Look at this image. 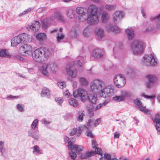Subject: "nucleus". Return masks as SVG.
<instances>
[{"label": "nucleus", "mask_w": 160, "mask_h": 160, "mask_svg": "<svg viewBox=\"0 0 160 160\" xmlns=\"http://www.w3.org/2000/svg\"><path fill=\"white\" fill-rule=\"evenodd\" d=\"M91 89L92 91L98 93L101 97L106 98L112 96L113 88L111 85L105 86V83L99 79L94 80L91 83Z\"/></svg>", "instance_id": "nucleus-1"}, {"label": "nucleus", "mask_w": 160, "mask_h": 160, "mask_svg": "<svg viewBox=\"0 0 160 160\" xmlns=\"http://www.w3.org/2000/svg\"><path fill=\"white\" fill-rule=\"evenodd\" d=\"M124 15L122 12L116 11L113 15V21L115 23L120 21Z\"/></svg>", "instance_id": "nucleus-21"}, {"label": "nucleus", "mask_w": 160, "mask_h": 160, "mask_svg": "<svg viewBox=\"0 0 160 160\" xmlns=\"http://www.w3.org/2000/svg\"><path fill=\"white\" fill-rule=\"evenodd\" d=\"M77 12L79 14L78 19L80 21L83 22L86 19V14L84 12V9L81 7H78L76 8Z\"/></svg>", "instance_id": "nucleus-17"}, {"label": "nucleus", "mask_w": 160, "mask_h": 160, "mask_svg": "<svg viewBox=\"0 0 160 160\" xmlns=\"http://www.w3.org/2000/svg\"><path fill=\"white\" fill-rule=\"evenodd\" d=\"M20 49L21 53L23 56H28L32 54V47L28 44L26 43L22 45Z\"/></svg>", "instance_id": "nucleus-13"}, {"label": "nucleus", "mask_w": 160, "mask_h": 160, "mask_svg": "<svg viewBox=\"0 0 160 160\" xmlns=\"http://www.w3.org/2000/svg\"><path fill=\"white\" fill-rule=\"evenodd\" d=\"M57 84L58 86L61 89H63L66 86V84L64 82H58Z\"/></svg>", "instance_id": "nucleus-47"}, {"label": "nucleus", "mask_w": 160, "mask_h": 160, "mask_svg": "<svg viewBox=\"0 0 160 160\" xmlns=\"http://www.w3.org/2000/svg\"><path fill=\"white\" fill-rule=\"evenodd\" d=\"M28 39V35L25 33H22L13 37L11 41V45L16 47L22 42H25Z\"/></svg>", "instance_id": "nucleus-10"}, {"label": "nucleus", "mask_w": 160, "mask_h": 160, "mask_svg": "<svg viewBox=\"0 0 160 160\" xmlns=\"http://www.w3.org/2000/svg\"><path fill=\"white\" fill-rule=\"evenodd\" d=\"M124 15L122 12L116 11L113 15V21L115 23L120 21Z\"/></svg>", "instance_id": "nucleus-20"}, {"label": "nucleus", "mask_w": 160, "mask_h": 160, "mask_svg": "<svg viewBox=\"0 0 160 160\" xmlns=\"http://www.w3.org/2000/svg\"><path fill=\"white\" fill-rule=\"evenodd\" d=\"M41 97H45L49 98L50 96V92L49 90L46 88H44L42 90L41 93Z\"/></svg>", "instance_id": "nucleus-27"}, {"label": "nucleus", "mask_w": 160, "mask_h": 160, "mask_svg": "<svg viewBox=\"0 0 160 160\" xmlns=\"http://www.w3.org/2000/svg\"><path fill=\"white\" fill-rule=\"evenodd\" d=\"M102 107H103V106L101 103H100L95 108H93V110L95 111H96L100 109Z\"/></svg>", "instance_id": "nucleus-53"}, {"label": "nucleus", "mask_w": 160, "mask_h": 160, "mask_svg": "<svg viewBox=\"0 0 160 160\" xmlns=\"http://www.w3.org/2000/svg\"><path fill=\"white\" fill-rule=\"evenodd\" d=\"M68 102L70 105L74 107H76L78 105V101L75 98H71L68 99Z\"/></svg>", "instance_id": "nucleus-30"}, {"label": "nucleus", "mask_w": 160, "mask_h": 160, "mask_svg": "<svg viewBox=\"0 0 160 160\" xmlns=\"http://www.w3.org/2000/svg\"><path fill=\"white\" fill-rule=\"evenodd\" d=\"M32 54L33 60L40 62L47 59L49 57L50 53L47 48H40L35 50Z\"/></svg>", "instance_id": "nucleus-4"}, {"label": "nucleus", "mask_w": 160, "mask_h": 160, "mask_svg": "<svg viewBox=\"0 0 160 160\" xmlns=\"http://www.w3.org/2000/svg\"><path fill=\"white\" fill-rule=\"evenodd\" d=\"M55 67L54 65L49 63H43L42 66L40 67L39 70L43 75L48 76L52 72H55V69L53 68Z\"/></svg>", "instance_id": "nucleus-9"}, {"label": "nucleus", "mask_w": 160, "mask_h": 160, "mask_svg": "<svg viewBox=\"0 0 160 160\" xmlns=\"http://www.w3.org/2000/svg\"><path fill=\"white\" fill-rule=\"evenodd\" d=\"M33 149L32 153L36 156H38L43 153V151L40 149L38 145H35L31 148Z\"/></svg>", "instance_id": "nucleus-26"}, {"label": "nucleus", "mask_w": 160, "mask_h": 160, "mask_svg": "<svg viewBox=\"0 0 160 160\" xmlns=\"http://www.w3.org/2000/svg\"><path fill=\"white\" fill-rule=\"evenodd\" d=\"M86 131L87 136L90 137L91 138H94V135L92 133V132L90 131L91 129H85Z\"/></svg>", "instance_id": "nucleus-44"}, {"label": "nucleus", "mask_w": 160, "mask_h": 160, "mask_svg": "<svg viewBox=\"0 0 160 160\" xmlns=\"http://www.w3.org/2000/svg\"><path fill=\"white\" fill-rule=\"evenodd\" d=\"M130 46L133 53L137 54L143 52L144 45V43L142 42L136 40L133 42Z\"/></svg>", "instance_id": "nucleus-8"}, {"label": "nucleus", "mask_w": 160, "mask_h": 160, "mask_svg": "<svg viewBox=\"0 0 160 160\" xmlns=\"http://www.w3.org/2000/svg\"><path fill=\"white\" fill-rule=\"evenodd\" d=\"M103 49L97 48L94 50L92 55L96 58H99L103 56Z\"/></svg>", "instance_id": "nucleus-23"}, {"label": "nucleus", "mask_w": 160, "mask_h": 160, "mask_svg": "<svg viewBox=\"0 0 160 160\" xmlns=\"http://www.w3.org/2000/svg\"><path fill=\"white\" fill-rule=\"evenodd\" d=\"M107 30L113 33H117L120 31V29L113 24H109L106 27Z\"/></svg>", "instance_id": "nucleus-24"}, {"label": "nucleus", "mask_w": 160, "mask_h": 160, "mask_svg": "<svg viewBox=\"0 0 160 160\" xmlns=\"http://www.w3.org/2000/svg\"><path fill=\"white\" fill-rule=\"evenodd\" d=\"M88 114L90 118H92L94 115V113L93 112V109L92 108H87Z\"/></svg>", "instance_id": "nucleus-40"}, {"label": "nucleus", "mask_w": 160, "mask_h": 160, "mask_svg": "<svg viewBox=\"0 0 160 160\" xmlns=\"http://www.w3.org/2000/svg\"><path fill=\"white\" fill-rule=\"evenodd\" d=\"M97 153L100 155H102V150L99 148H97Z\"/></svg>", "instance_id": "nucleus-56"}, {"label": "nucleus", "mask_w": 160, "mask_h": 160, "mask_svg": "<svg viewBox=\"0 0 160 160\" xmlns=\"http://www.w3.org/2000/svg\"><path fill=\"white\" fill-rule=\"evenodd\" d=\"M95 33L98 39L102 38L104 36V30L101 28H96L95 31Z\"/></svg>", "instance_id": "nucleus-25"}, {"label": "nucleus", "mask_w": 160, "mask_h": 160, "mask_svg": "<svg viewBox=\"0 0 160 160\" xmlns=\"http://www.w3.org/2000/svg\"><path fill=\"white\" fill-rule=\"evenodd\" d=\"M87 22L88 24L92 25L97 24L98 21V9L94 5H90L88 10Z\"/></svg>", "instance_id": "nucleus-5"}, {"label": "nucleus", "mask_w": 160, "mask_h": 160, "mask_svg": "<svg viewBox=\"0 0 160 160\" xmlns=\"http://www.w3.org/2000/svg\"><path fill=\"white\" fill-rule=\"evenodd\" d=\"M71 35L72 37H75L77 36V33L76 31H71Z\"/></svg>", "instance_id": "nucleus-62"}, {"label": "nucleus", "mask_w": 160, "mask_h": 160, "mask_svg": "<svg viewBox=\"0 0 160 160\" xmlns=\"http://www.w3.org/2000/svg\"><path fill=\"white\" fill-rule=\"evenodd\" d=\"M115 85L118 88L122 87L126 82V80L124 77L121 74L116 75L113 79Z\"/></svg>", "instance_id": "nucleus-12"}, {"label": "nucleus", "mask_w": 160, "mask_h": 160, "mask_svg": "<svg viewBox=\"0 0 160 160\" xmlns=\"http://www.w3.org/2000/svg\"><path fill=\"white\" fill-rule=\"evenodd\" d=\"M17 108L20 112H22L23 111V108L22 105L20 104H18L17 105Z\"/></svg>", "instance_id": "nucleus-52"}, {"label": "nucleus", "mask_w": 160, "mask_h": 160, "mask_svg": "<svg viewBox=\"0 0 160 160\" xmlns=\"http://www.w3.org/2000/svg\"><path fill=\"white\" fill-rule=\"evenodd\" d=\"M86 58L85 56L83 57L79 56L77 58V61L74 62H72V63H69L68 64L66 68V70L67 73L68 75L72 78L75 77L76 75V72L75 71H73L72 69L74 67V64L75 66H78V67H81L82 66V62H83L84 59Z\"/></svg>", "instance_id": "nucleus-6"}, {"label": "nucleus", "mask_w": 160, "mask_h": 160, "mask_svg": "<svg viewBox=\"0 0 160 160\" xmlns=\"http://www.w3.org/2000/svg\"><path fill=\"white\" fill-rule=\"evenodd\" d=\"M64 139L65 143L68 142V148L71 150L68 158V160H76L77 155L78 154L79 152L82 150L83 147L81 146L74 145L71 141L68 142L69 138L67 136H64Z\"/></svg>", "instance_id": "nucleus-3"}, {"label": "nucleus", "mask_w": 160, "mask_h": 160, "mask_svg": "<svg viewBox=\"0 0 160 160\" xmlns=\"http://www.w3.org/2000/svg\"><path fill=\"white\" fill-rule=\"evenodd\" d=\"M36 38L37 40L41 41L46 39V35L44 33H39L37 35Z\"/></svg>", "instance_id": "nucleus-32"}, {"label": "nucleus", "mask_w": 160, "mask_h": 160, "mask_svg": "<svg viewBox=\"0 0 160 160\" xmlns=\"http://www.w3.org/2000/svg\"><path fill=\"white\" fill-rule=\"evenodd\" d=\"M142 62V64L146 66H153L157 64L156 59L152 54L145 55L143 58Z\"/></svg>", "instance_id": "nucleus-11"}, {"label": "nucleus", "mask_w": 160, "mask_h": 160, "mask_svg": "<svg viewBox=\"0 0 160 160\" xmlns=\"http://www.w3.org/2000/svg\"><path fill=\"white\" fill-rule=\"evenodd\" d=\"M0 56L9 58L11 57L10 55L7 53L6 49L0 50Z\"/></svg>", "instance_id": "nucleus-35"}, {"label": "nucleus", "mask_w": 160, "mask_h": 160, "mask_svg": "<svg viewBox=\"0 0 160 160\" xmlns=\"http://www.w3.org/2000/svg\"><path fill=\"white\" fill-rule=\"evenodd\" d=\"M125 33L129 40H132L134 36V29L132 27H128L126 29Z\"/></svg>", "instance_id": "nucleus-22"}, {"label": "nucleus", "mask_w": 160, "mask_h": 160, "mask_svg": "<svg viewBox=\"0 0 160 160\" xmlns=\"http://www.w3.org/2000/svg\"><path fill=\"white\" fill-rule=\"evenodd\" d=\"M64 95L66 98H68L71 96V94L68 91V90H66L63 92Z\"/></svg>", "instance_id": "nucleus-50"}, {"label": "nucleus", "mask_w": 160, "mask_h": 160, "mask_svg": "<svg viewBox=\"0 0 160 160\" xmlns=\"http://www.w3.org/2000/svg\"><path fill=\"white\" fill-rule=\"evenodd\" d=\"M38 120L37 119H35L32 122L31 125V127L33 130H34L36 129L38 126Z\"/></svg>", "instance_id": "nucleus-39"}, {"label": "nucleus", "mask_w": 160, "mask_h": 160, "mask_svg": "<svg viewBox=\"0 0 160 160\" xmlns=\"http://www.w3.org/2000/svg\"><path fill=\"white\" fill-rule=\"evenodd\" d=\"M145 10H144L143 8H142L141 9V12L142 14V15L143 17L145 18H146V15L145 13Z\"/></svg>", "instance_id": "nucleus-64"}, {"label": "nucleus", "mask_w": 160, "mask_h": 160, "mask_svg": "<svg viewBox=\"0 0 160 160\" xmlns=\"http://www.w3.org/2000/svg\"><path fill=\"white\" fill-rule=\"evenodd\" d=\"M41 26L40 23L37 21H34L32 24L28 25V28L30 29L32 31L36 32L39 29Z\"/></svg>", "instance_id": "nucleus-19"}, {"label": "nucleus", "mask_w": 160, "mask_h": 160, "mask_svg": "<svg viewBox=\"0 0 160 160\" xmlns=\"http://www.w3.org/2000/svg\"><path fill=\"white\" fill-rule=\"evenodd\" d=\"M83 35L86 37H88L90 34V32L88 27H86L83 29Z\"/></svg>", "instance_id": "nucleus-41"}, {"label": "nucleus", "mask_w": 160, "mask_h": 160, "mask_svg": "<svg viewBox=\"0 0 160 160\" xmlns=\"http://www.w3.org/2000/svg\"><path fill=\"white\" fill-rule=\"evenodd\" d=\"M110 18L109 14L106 11L102 12L101 15V20L103 23L106 22Z\"/></svg>", "instance_id": "nucleus-28"}, {"label": "nucleus", "mask_w": 160, "mask_h": 160, "mask_svg": "<svg viewBox=\"0 0 160 160\" xmlns=\"http://www.w3.org/2000/svg\"><path fill=\"white\" fill-rule=\"evenodd\" d=\"M33 9L32 8H28L26 9L24 11L25 12V14H27L28 13L32 10Z\"/></svg>", "instance_id": "nucleus-63"}, {"label": "nucleus", "mask_w": 160, "mask_h": 160, "mask_svg": "<svg viewBox=\"0 0 160 160\" xmlns=\"http://www.w3.org/2000/svg\"><path fill=\"white\" fill-rule=\"evenodd\" d=\"M110 101V100L109 99H107L101 104L103 106H105Z\"/></svg>", "instance_id": "nucleus-54"}, {"label": "nucleus", "mask_w": 160, "mask_h": 160, "mask_svg": "<svg viewBox=\"0 0 160 160\" xmlns=\"http://www.w3.org/2000/svg\"><path fill=\"white\" fill-rule=\"evenodd\" d=\"M92 147L93 148H95V149H96L97 148V144L96 142L94 140L92 141Z\"/></svg>", "instance_id": "nucleus-59"}, {"label": "nucleus", "mask_w": 160, "mask_h": 160, "mask_svg": "<svg viewBox=\"0 0 160 160\" xmlns=\"http://www.w3.org/2000/svg\"><path fill=\"white\" fill-rule=\"evenodd\" d=\"M116 7V6L115 5L106 4L105 6L106 9L108 11L114 10Z\"/></svg>", "instance_id": "nucleus-37"}, {"label": "nucleus", "mask_w": 160, "mask_h": 160, "mask_svg": "<svg viewBox=\"0 0 160 160\" xmlns=\"http://www.w3.org/2000/svg\"><path fill=\"white\" fill-rule=\"evenodd\" d=\"M136 104V108L140 111L146 114H149L150 112V110L146 108V106H143L142 105L141 102L138 99H136L134 101Z\"/></svg>", "instance_id": "nucleus-14"}, {"label": "nucleus", "mask_w": 160, "mask_h": 160, "mask_svg": "<svg viewBox=\"0 0 160 160\" xmlns=\"http://www.w3.org/2000/svg\"><path fill=\"white\" fill-rule=\"evenodd\" d=\"M114 100L117 102H120L124 100V97L121 96H118L115 97L113 98Z\"/></svg>", "instance_id": "nucleus-45"}, {"label": "nucleus", "mask_w": 160, "mask_h": 160, "mask_svg": "<svg viewBox=\"0 0 160 160\" xmlns=\"http://www.w3.org/2000/svg\"><path fill=\"white\" fill-rule=\"evenodd\" d=\"M122 47V44L120 45L118 44L116 45V46L113 48V51L114 53L115 52H117V51H119L121 50Z\"/></svg>", "instance_id": "nucleus-42"}, {"label": "nucleus", "mask_w": 160, "mask_h": 160, "mask_svg": "<svg viewBox=\"0 0 160 160\" xmlns=\"http://www.w3.org/2000/svg\"><path fill=\"white\" fill-rule=\"evenodd\" d=\"M50 19V18H47L42 21V27L44 29H46L48 26L50 24V23L52 22Z\"/></svg>", "instance_id": "nucleus-33"}, {"label": "nucleus", "mask_w": 160, "mask_h": 160, "mask_svg": "<svg viewBox=\"0 0 160 160\" xmlns=\"http://www.w3.org/2000/svg\"><path fill=\"white\" fill-rule=\"evenodd\" d=\"M79 81L81 84L83 86H86L88 83V81L84 78L81 77L79 78Z\"/></svg>", "instance_id": "nucleus-38"}, {"label": "nucleus", "mask_w": 160, "mask_h": 160, "mask_svg": "<svg viewBox=\"0 0 160 160\" xmlns=\"http://www.w3.org/2000/svg\"><path fill=\"white\" fill-rule=\"evenodd\" d=\"M126 70L127 71V74H130V75L134 74V71L131 68L129 67L127 68Z\"/></svg>", "instance_id": "nucleus-43"}, {"label": "nucleus", "mask_w": 160, "mask_h": 160, "mask_svg": "<svg viewBox=\"0 0 160 160\" xmlns=\"http://www.w3.org/2000/svg\"><path fill=\"white\" fill-rule=\"evenodd\" d=\"M142 96L144 97L145 98L147 99H151V100L152 102V101L153 99L155 97V95H153L152 96H148L145 95L144 94H142Z\"/></svg>", "instance_id": "nucleus-49"}, {"label": "nucleus", "mask_w": 160, "mask_h": 160, "mask_svg": "<svg viewBox=\"0 0 160 160\" xmlns=\"http://www.w3.org/2000/svg\"><path fill=\"white\" fill-rule=\"evenodd\" d=\"M64 35L62 33L60 35H58L57 37V41L59 43L64 38Z\"/></svg>", "instance_id": "nucleus-48"}, {"label": "nucleus", "mask_w": 160, "mask_h": 160, "mask_svg": "<svg viewBox=\"0 0 160 160\" xmlns=\"http://www.w3.org/2000/svg\"><path fill=\"white\" fill-rule=\"evenodd\" d=\"M75 134L78 137L81 134V130L79 129H77L75 128L71 129L70 135L71 136H73Z\"/></svg>", "instance_id": "nucleus-31"}, {"label": "nucleus", "mask_w": 160, "mask_h": 160, "mask_svg": "<svg viewBox=\"0 0 160 160\" xmlns=\"http://www.w3.org/2000/svg\"><path fill=\"white\" fill-rule=\"evenodd\" d=\"M19 97V96H18V97L13 96L10 95L8 96L7 97V99L8 100H9V99H15L18 98Z\"/></svg>", "instance_id": "nucleus-58"}, {"label": "nucleus", "mask_w": 160, "mask_h": 160, "mask_svg": "<svg viewBox=\"0 0 160 160\" xmlns=\"http://www.w3.org/2000/svg\"><path fill=\"white\" fill-rule=\"evenodd\" d=\"M55 101L59 105L61 106L63 102V99L62 98H57L55 99Z\"/></svg>", "instance_id": "nucleus-46"}, {"label": "nucleus", "mask_w": 160, "mask_h": 160, "mask_svg": "<svg viewBox=\"0 0 160 160\" xmlns=\"http://www.w3.org/2000/svg\"><path fill=\"white\" fill-rule=\"evenodd\" d=\"M93 122V120L91 119L89 120L87 124L85 125V129H91L92 128Z\"/></svg>", "instance_id": "nucleus-36"}, {"label": "nucleus", "mask_w": 160, "mask_h": 160, "mask_svg": "<svg viewBox=\"0 0 160 160\" xmlns=\"http://www.w3.org/2000/svg\"><path fill=\"white\" fill-rule=\"evenodd\" d=\"M94 152H87L86 153V155L87 156V158L89 157L92 155Z\"/></svg>", "instance_id": "nucleus-57"}, {"label": "nucleus", "mask_w": 160, "mask_h": 160, "mask_svg": "<svg viewBox=\"0 0 160 160\" xmlns=\"http://www.w3.org/2000/svg\"><path fill=\"white\" fill-rule=\"evenodd\" d=\"M50 19L51 21H54L55 20H57L63 22H65L64 16L61 12H55L53 16L50 17Z\"/></svg>", "instance_id": "nucleus-15"}, {"label": "nucleus", "mask_w": 160, "mask_h": 160, "mask_svg": "<svg viewBox=\"0 0 160 160\" xmlns=\"http://www.w3.org/2000/svg\"><path fill=\"white\" fill-rule=\"evenodd\" d=\"M104 158L108 160H111V158L110 155L108 154H104Z\"/></svg>", "instance_id": "nucleus-60"}, {"label": "nucleus", "mask_w": 160, "mask_h": 160, "mask_svg": "<svg viewBox=\"0 0 160 160\" xmlns=\"http://www.w3.org/2000/svg\"><path fill=\"white\" fill-rule=\"evenodd\" d=\"M153 121L155 124L156 130L158 131V134H160V112L157 113Z\"/></svg>", "instance_id": "nucleus-18"}, {"label": "nucleus", "mask_w": 160, "mask_h": 160, "mask_svg": "<svg viewBox=\"0 0 160 160\" xmlns=\"http://www.w3.org/2000/svg\"><path fill=\"white\" fill-rule=\"evenodd\" d=\"M78 117L77 121L79 122H82L83 120V117L85 116V113L84 111L81 110L78 112Z\"/></svg>", "instance_id": "nucleus-34"}, {"label": "nucleus", "mask_w": 160, "mask_h": 160, "mask_svg": "<svg viewBox=\"0 0 160 160\" xmlns=\"http://www.w3.org/2000/svg\"><path fill=\"white\" fill-rule=\"evenodd\" d=\"M150 20L153 23H155L154 26L150 25L145 29L146 32H154L157 28H160V14L156 16L151 17Z\"/></svg>", "instance_id": "nucleus-7"}, {"label": "nucleus", "mask_w": 160, "mask_h": 160, "mask_svg": "<svg viewBox=\"0 0 160 160\" xmlns=\"http://www.w3.org/2000/svg\"><path fill=\"white\" fill-rule=\"evenodd\" d=\"M66 13L68 18L72 19L74 17L75 12L72 9H67Z\"/></svg>", "instance_id": "nucleus-29"}, {"label": "nucleus", "mask_w": 160, "mask_h": 160, "mask_svg": "<svg viewBox=\"0 0 160 160\" xmlns=\"http://www.w3.org/2000/svg\"><path fill=\"white\" fill-rule=\"evenodd\" d=\"M147 78L148 81L146 83V87L149 88L153 86L157 80V78L154 75H149L147 76Z\"/></svg>", "instance_id": "nucleus-16"}, {"label": "nucleus", "mask_w": 160, "mask_h": 160, "mask_svg": "<svg viewBox=\"0 0 160 160\" xmlns=\"http://www.w3.org/2000/svg\"><path fill=\"white\" fill-rule=\"evenodd\" d=\"M101 122V120L99 118H98L95 120L94 122H93V125L94 127H96Z\"/></svg>", "instance_id": "nucleus-51"}, {"label": "nucleus", "mask_w": 160, "mask_h": 160, "mask_svg": "<svg viewBox=\"0 0 160 160\" xmlns=\"http://www.w3.org/2000/svg\"><path fill=\"white\" fill-rule=\"evenodd\" d=\"M122 96H123L124 97L125 96H128V93L126 91H123L122 92Z\"/></svg>", "instance_id": "nucleus-61"}, {"label": "nucleus", "mask_w": 160, "mask_h": 160, "mask_svg": "<svg viewBox=\"0 0 160 160\" xmlns=\"http://www.w3.org/2000/svg\"><path fill=\"white\" fill-rule=\"evenodd\" d=\"M4 146V143L3 142H2V141H0V152H1L2 154L3 152H2V150L3 148V147Z\"/></svg>", "instance_id": "nucleus-55"}, {"label": "nucleus", "mask_w": 160, "mask_h": 160, "mask_svg": "<svg viewBox=\"0 0 160 160\" xmlns=\"http://www.w3.org/2000/svg\"><path fill=\"white\" fill-rule=\"evenodd\" d=\"M94 93L89 94L87 95V92L85 89L79 88L73 92V95L75 97H80L81 101L83 102H85L87 99H88L91 103L95 104L97 100V92Z\"/></svg>", "instance_id": "nucleus-2"}]
</instances>
